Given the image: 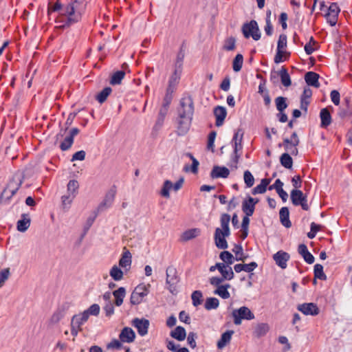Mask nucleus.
<instances>
[{"label":"nucleus","instance_id":"nucleus-1","mask_svg":"<svg viewBox=\"0 0 352 352\" xmlns=\"http://www.w3.org/2000/svg\"><path fill=\"white\" fill-rule=\"evenodd\" d=\"M230 221V216L228 214H222L220 218L221 228L215 230L214 239L215 245L219 249H226L228 243L226 237L230 234L229 223Z\"/></svg>","mask_w":352,"mask_h":352},{"label":"nucleus","instance_id":"nucleus-2","mask_svg":"<svg viewBox=\"0 0 352 352\" xmlns=\"http://www.w3.org/2000/svg\"><path fill=\"white\" fill-rule=\"evenodd\" d=\"M22 184V177L16 174L13 180H11L5 188L0 195V203H6L16 193L19 186Z\"/></svg>","mask_w":352,"mask_h":352},{"label":"nucleus","instance_id":"nucleus-3","mask_svg":"<svg viewBox=\"0 0 352 352\" xmlns=\"http://www.w3.org/2000/svg\"><path fill=\"white\" fill-rule=\"evenodd\" d=\"M83 7L82 0H76L72 3L67 6L63 10L62 14L67 15L69 21L76 22L80 18Z\"/></svg>","mask_w":352,"mask_h":352},{"label":"nucleus","instance_id":"nucleus-4","mask_svg":"<svg viewBox=\"0 0 352 352\" xmlns=\"http://www.w3.org/2000/svg\"><path fill=\"white\" fill-rule=\"evenodd\" d=\"M150 284H140L131 293L130 301L132 305L140 304L149 293Z\"/></svg>","mask_w":352,"mask_h":352},{"label":"nucleus","instance_id":"nucleus-5","mask_svg":"<svg viewBox=\"0 0 352 352\" xmlns=\"http://www.w3.org/2000/svg\"><path fill=\"white\" fill-rule=\"evenodd\" d=\"M232 316L234 324L236 325H240L242 320H250L254 318V315L252 311L245 306L234 309L232 312Z\"/></svg>","mask_w":352,"mask_h":352},{"label":"nucleus","instance_id":"nucleus-6","mask_svg":"<svg viewBox=\"0 0 352 352\" xmlns=\"http://www.w3.org/2000/svg\"><path fill=\"white\" fill-rule=\"evenodd\" d=\"M166 283L168 285L167 288L171 294H175L177 292L176 285L179 282L176 269L172 266L168 267L166 268Z\"/></svg>","mask_w":352,"mask_h":352},{"label":"nucleus","instance_id":"nucleus-7","mask_svg":"<svg viewBox=\"0 0 352 352\" xmlns=\"http://www.w3.org/2000/svg\"><path fill=\"white\" fill-rule=\"evenodd\" d=\"M242 31L245 38L252 37L255 41H258L261 38L258 26L256 21L252 20L249 23L243 25Z\"/></svg>","mask_w":352,"mask_h":352},{"label":"nucleus","instance_id":"nucleus-8","mask_svg":"<svg viewBox=\"0 0 352 352\" xmlns=\"http://www.w3.org/2000/svg\"><path fill=\"white\" fill-rule=\"evenodd\" d=\"M89 318L87 314L83 312L77 315H74L71 320V333L74 336H76L78 332L82 331V325L88 320Z\"/></svg>","mask_w":352,"mask_h":352},{"label":"nucleus","instance_id":"nucleus-9","mask_svg":"<svg viewBox=\"0 0 352 352\" xmlns=\"http://www.w3.org/2000/svg\"><path fill=\"white\" fill-rule=\"evenodd\" d=\"M291 200L294 206H300L305 210H308L309 207L306 196L300 190H292L291 192Z\"/></svg>","mask_w":352,"mask_h":352},{"label":"nucleus","instance_id":"nucleus-10","mask_svg":"<svg viewBox=\"0 0 352 352\" xmlns=\"http://www.w3.org/2000/svg\"><path fill=\"white\" fill-rule=\"evenodd\" d=\"M194 112L193 100L190 96H186L180 101V107L178 113L188 116H192Z\"/></svg>","mask_w":352,"mask_h":352},{"label":"nucleus","instance_id":"nucleus-11","mask_svg":"<svg viewBox=\"0 0 352 352\" xmlns=\"http://www.w3.org/2000/svg\"><path fill=\"white\" fill-rule=\"evenodd\" d=\"M149 324V321L144 318L140 319L136 318L131 322V324L137 329L138 333L141 336H144L147 334Z\"/></svg>","mask_w":352,"mask_h":352},{"label":"nucleus","instance_id":"nucleus-12","mask_svg":"<svg viewBox=\"0 0 352 352\" xmlns=\"http://www.w3.org/2000/svg\"><path fill=\"white\" fill-rule=\"evenodd\" d=\"M339 12L340 9L338 6L335 3H331L328 8L327 13L325 14L327 23H329L331 26L336 24Z\"/></svg>","mask_w":352,"mask_h":352},{"label":"nucleus","instance_id":"nucleus-13","mask_svg":"<svg viewBox=\"0 0 352 352\" xmlns=\"http://www.w3.org/2000/svg\"><path fill=\"white\" fill-rule=\"evenodd\" d=\"M192 116L179 114L178 118V133L179 135L185 134L189 129Z\"/></svg>","mask_w":352,"mask_h":352},{"label":"nucleus","instance_id":"nucleus-14","mask_svg":"<svg viewBox=\"0 0 352 352\" xmlns=\"http://www.w3.org/2000/svg\"><path fill=\"white\" fill-rule=\"evenodd\" d=\"M116 193V190L113 188L108 191L103 201L99 204V206L97 208V211L98 212L104 211V210L109 208L112 205L115 199Z\"/></svg>","mask_w":352,"mask_h":352},{"label":"nucleus","instance_id":"nucleus-15","mask_svg":"<svg viewBox=\"0 0 352 352\" xmlns=\"http://www.w3.org/2000/svg\"><path fill=\"white\" fill-rule=\"evenodd\" d=\"M297 309L305 315L317 316L319 314V308L313 302L299 305Z\"/></svg>","mask_w":352,"mask_h":352},{"label":"nucleus","instance_id":"nucleus-16","mask_svg":"<svg viewBox=\"0 0 352 352\" xmlns=\"http://www.w3.org/2000/svg\"><path fill=\"white\" fill-rule=\"evenodd\" d=\"M258 202V199H255L251 197L245 199L242 203V210L247 216H252L254 212L255 205Z\"/></svg>","mask_w":352,"mask_h":352},{"label":"nucleus","instance_id":"nucleus-17","mask_svg":"<svg viewBox=\"0 0 352 352\" xmlns=\"http://www.w3.org/2000/svg\"><path fill=\"white\" fill-rule=\"evenodd\" d=\"M69 308L68 305H63L57 309L49 320L51 325L57 324L65 316L66 310Z\"/></svg>","mask_w":352,"mask_h":352},{"label":"nucleus","instance_id":"nucleus-18","mask_svg":"<svg viewBox=\"0 0 352 352\" xmlns=\"http://www.w3.org/2000/svg\"><path fill=\"white\" fill-rule=\"evenodd\" d=\"M119 338L123 342L130 343L134 341L135 334L130 327H124L120 332Z\"/></svg>","mask_w":352,"mask_h":352},{"label":"nucleus","instance_id":"nucleus-19","mask_svg":"<svg viewBox=\"0 0 352 352\" xmlns=\"http://www.w3.org/2000/svg\"><path fill=\"white\" fill-rule=\"evenodd\" d=\"M276 263L283 269L286 268L289 255L287 252L279 251L273 256Z\"/></svg>","mask_w":352,"mask_h":352},{"label":"nucleus","instance_id":"nucleus-20","mask_svg":"<svg viewBox=\"0 0 352 352\" xmlns=\"http://www.w3.org/2000/svg\"><path fill=\"white\" fill-rule=\"evenodd\" d=\"M214 114L216 118V126H221L223 124L224 120L227 115L226 108L221 106L215 107L214 109Z\"/></svg>","mask_w":352,"mask_h":352},{"label":"nucleus","instance_id":"nucleus-21","mask_svg":"<svg viewBox=\"0 0 352 352\" xmlns=\"http://www.w3.org/2000/svg\"><path fill=\"white\" fill-rule=\"evenodd\" d=\"M270 329V326L267 323H258L254 327L253 335L258 338L263 337L267 333Z\"/></svg>","mask_w":352,"mask_h":352},{"label":"nucleus","instance_id":"nucleus-22","mask_svg":"<svg viewBox=\"0 0 352 352\" xmlns=\"http://www.w3.org/2000/svg\"><path fill=\"white\" fill-rule=\"evenodd\" d=\"M338 115L341 118H345L352 116V104L349 98H344L343 107L340 108Z\"/></svg>","mask_w":352,"mask_h":352},{"label":"nucleus","instance_id":"nucleus-23","mask_svg":"<svg viewBox=\"0 0 352 352\" xmlns=\"http://www.w3.org/2000/svg\"><path fill=\"white\" fill-rule=\"evenodd\" d=\"M230 170L226 167L214 166L210 173V177L214 178H227L229 176Z\"/></svg>","mask_w":352,"mask_h":352},{"label":"nucleus","instance_id":"nucleus-24","mask_svg":"<svg viewBox=\"0 0 352 352\" xmlns=\"http://www.w3.org/2000/svg\"><path fill=\"white\" fill-rule=\"evenodd\" d=\"M131 254L126 248H124V251L122 257L119 261V265L122 268L129 267L131 265Z\"/></svg>","mask_w":352,"mask_h":352},{"label":"nucleus","instance_id":"nucleus-25","mask_svg":"<svg viewBox=\"0 0 352 352\" xmlns=\"http://www.w3.org/2000/svg\"><path fill=\"white\" fill-rule=\"evenodd\" d=\"M200 234L201 230L199 228L189 229L182 234L181 240L183 241H188L199 236Z\"/></svg>","mask_w":352,"mask_h":352},{"label":"nucleus","instance_id":"nucleus-26","mask_svg":"<svg viewBox=\"0 0 352 352\" xmlns=\"http://www.w3.org/2000/svg\"><path fill=\"white\" fill-rule=\"evenodd\" d=\"M312 95V91L309 88H305L300 100V108L305 112L307 111V107L309 104V99Z\"/></svg>","mask_w":352,"mask_h":352},{"label":"nucleus","instance_id":"nucleus-27","mask_svg":"<svg viewBox=\"0 0 352 352\" xmlns=\"http://www.w3.org/2000/svg\"><path fill=\"white\" fill-rule=\"evenodd\" d=\"M180 78V72H178L177 69H175L174 73L170 76L168 81V86L167 87V92L173 93L179 82Z\"/></svg>","mask_w":352,"mask_h":352},{"label":"nucleus","instance_id":"nucleus-28","mask_svg":"<svg viewBox=\"0 0 352 352\" xmlns=\"http://www.w3.org/2000/svg\"><path fill=\"white\" fill-rule=\"evenodd\" d=\"M319 75L313 72H309L305 74V79L306 82L314 87L318 88L320 83L318 82Z\"/></svg>","mask_w":352,"mask_h":352},{"label":"nucleus","instance_id":"nucleus-29","mask_svg":"<svg viewBox=\"0 0 352 352\" xmlns=\"http://www.w3.org/2000/svg\"><path fill=\"white\" fill-rule=\"evenodd\" d=\"M233 333L234 331L232 330H228L223 333L217 342L218 349H223L230 342Z\"/></svg>","mask_w":352,"mask_h":352},{"label":"nucleus","instance_id":"nucleus-30","mask_svg":"<svg viewBox=\"0 0 352 352\" xmlns=\"http://www.w3.org/2000/svg\"><path fill=\"white\" fill-rule=\"evenodd\" d=\"M321 120V126L327 127L331 123V116L327 108L321 109L320 113Z\"/></svg>","mask_w":352,"mask_h":352},{"label":"nucleus","instance_id":"nucleus-31","mask_svg":"<svg viewBox=\"0 0 352 352\" xmlns=\"http://www.w3.org/2000/svg\"><path fill=\"white\" fill-rule=\"evenodd\" d=\"M280 220L281 223L286 228H290L292 223L289 219V212L287 207H283L279 212Z\"/></svg>","mask_w":352,"mask_h":352},{"label":"nucleus","instance_id":"nucleus-32","mask_svg":"<svg viewBox=\"0 0 352 352\" xmlns=\"http://www.w3.org/2000/svg\"><path fill=\"white\" fill-rule=\"evenodd\" d=\"M271 182L270 179H261V184L252 189V193L253 195L263 194L266 191L267 186Z\"/></svg>","mask_w":352,"mask_h":352},{"label":"nucleus","instance_id":"nucleus-33","mask_svg":"<svg viewBox=\"0 0 352 352\" xmlns=\"http://www.w3.org/2000/svg\"><path fill=\"white\" fill-rule=\"evenodd\" d=\"M230 287V284L222 285L218 287L214 291V294L219 296L223 299H228L230 297V294L228 289Z\"/></svg>","mask_w":352,"mask_h":352},{"label":"nucleus","instance_id":"nucleus-34","mask_svg":"<svg viewBox=\"0 0 352 352\" xmlns=\"http://www.w3.org/2000/svg\"><path fill=\"white\" fill-rule=\"evenodd\" d=\"M278 75L280 78L282 84L285 87H287L291 85V84H292L291 78H290V76H289L286 68L283 67L281 68V69L279 71Z\"/></svg>","mask_w":352,"mask_h":352},{"label":"nucleus","instance_id":"nucleus-35","mask_svg":"<svg viewBox=\"0 0 352 352\" xmlns=\"http://www.w3.org/2000/svg\"><path fill=\"white\" fill-rule=\"evenodd\" d=\"M125 294L126 291L124 287H120L113 292V295L116 298L115 304L116 306H120L122 304Z\"/></svg>","mask_w":352,"mask_h":352},{"label":"nucleus","instance_id":"nucleus-36","mask_svg":"<svg viewBox=\"0 0 352 352\" xmlns=\"http://www.w3.org/2000/svg\"><path fill=\"white\" fill-rule=\"evenodd\" d=\"M79 184L76 180H70L67 184V193L71 195V197H76L78 192Z\"/></svg>","mask_w":352,"mask_h":352},{"label":"nucleus","instance_id":"nucleus-37","mask_svg":"<svg viewBox=\"0 0 352 352\" xmlns=\"http://www.w3.org/2000/svg\"><path fill=\"white\" fill-rule=\"evenodd\" d=\"M170 336L179 341H182L186 338V331L182 327H177L174 331H171Z\"/></svg>","mask_w":352,"mask_h":352},{"label":"nucleus","instance_id":"nucleus-38","mask_svg":"<svg viewBox=\"0 0 352 352\" xmlns=\"http://www.w3.org/2000/svg\"><path fill=\"white\" fill-rule=\"evenodd\" d=\"M236 48V39L233 36L228 37L223 42V49L226 51H233Z\"/></svg>","mask_w":352,"mask_h":352},{"label":"nucleus","instance_id":"nucleus-39","mask_svg":"<svg viewBox=\"0 0 352 352\" xmlns=\"http://www.w3.org/2000/svg\"><path fill=\"white\" fill-rule=\"evenodd\" d=\"M280 164L286 168H291L293 164V160L288 153H283L280 158Z\"/></svg>","mask_w":352,"mask_h":352},{"label":"nucleus","instance_id":"nucleus-40","mask_svg":"<svg viewBox=\"0 0 352 352\" xmlns=\"http://www.w3.org/2000/svg\"><path fill=\"white\" fill-rule=\"evenodd\" d=\"M243 57L241 54H238L233 60L232 62V68L233 70L236 72H239L243 66Z\"/></svg>","mask_w":352,"mask_h":352},{"label":"nucleus","instance_id":"nucleus-41","mask_svg":"<svg viewBox=\"0 0 352 352\" xmlns=\"http://www.w3.org/2000/svg\"><path fill=\"white\" fill-rule=\"evenodd\" d=\"M124 76H125L124 71H118V72H115L111 76L110 83L113 85L120 84L121 81L124 78Z\"/></svg>","mask_w":352,"mask_h":352},{"label":"nucleus","instance_id":"nucleus-42","mask_svg":"<svg viewBox=\"0 0 352 352\" xmlns=\"http://www.w3.org/2000/svg\"><path fill=\"white\" fill-rule=\"evenodd\" d=\"M109 274L112 278L116 281L120 280L123 278V272L117 265L112 267Z\"/></svg>","mask_w":352,"mask_h":352},{"label":"nucleus","instance_id":"nucleus-43","mask_svg":"<svg viewBox=\"0 0 352 352\" xmlns=\"http://www.w3.org/2000/svg\"><path fill=\"white\" fill-rule=\"evenodd\" d=\"M286 100V98L282 96L277 97L275 99L276 109L280 113L283 112L287 107Z\"/></svg>","mask_w":352,"mask_h":352},{"label":"nucleus","instance_id":"nucleus-44","mask_svg":"<svg viewBox=\"0 0 352 352\" xmlns=\"http://www.w3.org/2000/svg\"><path fill=\"white\" fill-rule=\"evenodd\" d=\"M173 188V183L169 180H166L160 191V195L166 198L170 197L169 191Z\"/></svg>","mask_w":352,"mask_h":352},{"label":"nucleus","instance_id":"nucleus-45","mask_svg":"<svg viewBox=\"0 0 352 352\" xmlns=\"http://www.w3.org/2000/svg\"><path fill=\"white\" fill-rule=\"evenodd\" d=\"M219 257L223 261V263L228 265L232 264L234 260L233 255L228 251L222 252Z\"/></svg>","mask_w":352,"mask_h":352},{"label":"nucleus","instance_id":"nucleus-46","mask_svg":"<svg viewBox=\"0 0 352 352\" xmlns=\"http://www.w3.org/2000/svg\"><path fill=\"white\" fill-rule=\"evenodd\" d=\"M300 141L298 138L297 133L296 132H294L291 137V144L292 146H293L292 149L290 151V153L293 155H298V149L296 148V146L298 145Z\"/></svg>","mask_w":352,"mask_h":352},{"label":"nucleus","instance_id":"nucleus-47","mask_svg":"<svg viewBox=\"0 0 352 352\" xmlns=\"http://www.w3.org/2000/svg\"><path fill=\"white\" fill-rule=\"evenodd\" d=\"M219 300L216 298H208L205 302V308L207 310H210L212 309H217L219 307Z\"/></svg>","mask_w":352,"mask_h":352},{"label":"nucleus","instance_id":"nucleus-48","mask_svg":"<svg viewBox=\"0 0 352 352\" xmlns=\"http://www.w3.org/2000/svg\"><path fill=\"white\" fill-rule=\"evenodd\" d=\"M111 92V88L110 87H105L96 96L97 100L100 103L104 102L107 98L109 96V94Z\"/></svg>","mask_w":352,"mask_h":352},{"label":"nucleus","instance_id":"nucleus-49","mask_svg":"<svg viewBox=\"0 0 352 352\" xmlns=\"http://www.w3.org/2000/svg\"><path fill=\"white\" fill-rule=\"evenodd\" d=\"M314 277L320 280H326L327 276L323 272V267L320 264H316L314 266Z\"/></svg>","mask_w":352,"mask_h":352},{"label":"nucleus","instance_id":"nucleus-50","mask_svg":"<svg viewBox=\"0 0 352 352\" xmlns=\"http://www.w3.org/2000/svg\"><path fill=\"white\" fill-rule=\"evenodd\" d=\"M222 278L224 280H232L234 278V272L230 265H226L223 270L221 272Z\"/></svg>","mask_w":352,"mask_h":352},{"label":"nucleus","instance_id":"nucleus-51","mask_svg":"<svg viewBox=\"0 0 352 352\" xmlns=\"http://www.w3.org/2000/svg\"><path fill=\"white\" fill-rule=\"evenodd\" d=\"M202 293L200 291H195L191 296L192 304L194 306L197 307L202 302Z\"/></svg>","mask_w":352,"mask_h":352},{"label":"nucleus","instance_id":"nucleus-52","mask_svg":"<svg viewBox=\"0 0 352 352\" xmlns=\"http://www.w3.org/2000/svg\"><path fill=\"white\" fill-rule=\"evenodd\" d=\"M243 178L247 187L250 188L254 185V178L249 170H245L244 172Z\"/></svg>","mask_w":352,"mask_h":352},{"label":"nucleus","instance_id":"nucleus-53","mask_svg":"<svg viewBox=\"0 0 352 352\" xmlns=\"http://www.w3.org/2000/svg\"><path fill=\"white\" fill-rule=\"evenodd\" d=\"M84 314H87V317L89 316H98L100 313V307L97 304H94L89 307L87 310L83 311Z\"/></svg>","mask_w":352,"mask_h":352},{"label":"nucleus","instance_id":"nucleus-54","mask_svg":"<svg viewBox=\"0 0 352 352\" xmlns=\"http://www.w3.org/2000/svg\"><path fill=\"white\" fill-rule=\"evenodd\" d=\"M242 149V144H241L239 142V143H234V168H237V164H238V162H239V159L240 157V154L238 153V152L239 151H241Z\"/></svg>","mask_w":352,"mask_h":352},{"label":"nucleus","instance_id":"nucleus-55","mask_svg":"<svg viewBox=\"0 0 352 352\" xmlns=\"http://www.w3.org/2000/svg\"><path fill=\"white\" fill-rule=\"evenodd\" d=\"M287 54L286 53V52L285 50H279L277 49V52L274 57V62L276 63H281L287 58Z\"/></svg>","mask_w":352,"mask_h":352},{"label":"nucleus","instance_id":"nucleus-56","mask_svg":"<svg viewBox=\"0 0 352 352\" xmlns=\"http://www.w3.org/2000/svg\"><path fill=\"white\" fill-rule=\"evenodd\" d=\"M74 142V139L72 137L67 136L65 138L63 142L60 144V147L62 151H67L69 149Z\"/></svg>","mask_w":352,"mask_h":352},{"label":"nucleus","instance_id":"nucleus-57","mask_svg":"<svg viewBox=\"0 0 352 352\" xmlns=\"http://www.w3.org/2000/svg\"><path fill=\"white\" fill-rule=\"evenodd\" d=\"M232 251L235 253L236 261H245V256H243V250L241 245H235Z\"/></svg>","mask_w":352,"mask_h":352},{"label":"nucleus","instance_id":"nucleus-58","mask_svg":"<svg viewBox=\"0 0 352 352\" xmlns=\"http://www.w3.org/2000/svg\"><path fill=\"white\" fill-rule=\"evenodd\" d=\"M287 47V36L285 34H280L279 36L277 49L285 50Z\"/></svg>","mask_w":352,"mask_h":352},{"label":"nucleus","instance_id":"nucleus-59","mask_svg":"<svg viewBox=\"0 0 352 352\" xmlns=\"http://www.w3.org/2000/svg\"><path fill=\"white\" fill-rule=\"evenodd\" d=\"M9 275H10L9 268L3 269L0 272V287L3 285L6 280L8 278Z\"/></svg>","mask_w":352,"mask_h":352},{"label":"nucleus","instance_id":"nucleus-60","mask_svg":"<svg viewBox=\"0 0 352 352\" xmlns=\"http://www.w3.org/2000/svg\"><path fill=\"white\" fill-rule=\"evenodd\" d=\"M76 197H71V195H67L62 197V204L64 208H69L72 201Z\"/></svg>","mask_w":352,"mask_h":352},{"label":"nucleus","instance_id":"nucleus-61","mask_svg":"<svg viewBox=\"0 0 352 352\" xmlns=\"http://www.w3.org/2000/svg\"><path fill=\"white\" fill-rule=\"evenodd\" d=\"M197 338V334L194 332H190L188 333L187 341L190 346L192 349L196 347L195 339Z\"/></svg>","mask_w":352,"mask_h":352},{"label":"nucleus","instance_id":"nucleus-62","mask_svg":"<svg viewBox=\"0 0 352 352\" xmlns=\"http://www.w3.org/2000/svg\"><path fill=\"white\" fill-rule=\"evenodd\" d=\"M243 136V132L242 129H239L234 135V137L232 138V142L233 143H239V142L241 144Z\"/></svg>","mask_w":352,"mask_h":352},{"label":"nucleus","instance_id":"nucleus-63","mask_svg":"<svg viewBox=\"0 0 352 352\" xmlns=\"http://www.w3.org/2000/svg\"><path fill=\"white\" fill-rule=\"evenodd\" d=\"M215 137H216V133L214 131H212L211 133H210V134L208 135V139L207 147L208 149L212 150V151L214 150V142Z\"/></svg>","mask_w":352,"mask_h":352},{"label":"nucleus","instance_id":"nucleus-64","mask_svg":"<svg viewBox=\"0 0 352 352\" xmlns=\"http://www.w3.org/2000/svg\"><path fill=\"white\" fill-rule=\"evenodd\" d=\"M331 101L335 105H338L340 104V93L336 90H333L330 94Z\"/></svg>","mask_w":352,"mask_h":352}]
</instances>
